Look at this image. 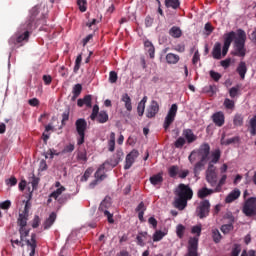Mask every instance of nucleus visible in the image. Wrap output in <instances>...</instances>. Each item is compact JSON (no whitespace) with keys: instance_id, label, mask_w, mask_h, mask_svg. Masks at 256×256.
Listing matches in <instances>:
<instances>
[{"instance_id":"1","label":"nucleus","mask_w":256,"mask_h":256,"mask_svg":"<svg viewBox=\"0 0 256 256\" xmlns=\"http://www.w3.org/2000/svg\"><path fill=\"white\" fill-rule=\"evenodd\" d=\"M37 15H39V8L37 6L30 10V16L27 21L20 26V31L16 32L9 40L8 43L11 49H19L23 47L27 41H29V31L37 29L39 20H37Z\"/></svg>"},{"instance_id":"2","label":"nucleus","mask_w":256,"mask_h":256,"mask_svg":"<svg viewBox=\"0 0 256 256\" xmlns=\"http://www.w3.org/2000/svg\"><path fill=\"white\" fill-rule=\"evenodd\" d=\"M233 41L234 51L231 52V55L234 57H242V59L245 58V55H247V48H245L247 33H245V30L238 29L236 32L230 31L224 34V45L231 47Z\"/></svg>"},{"instance_id":"3","label":"nucleus","mask_w":256,"mask_h":256,"mask_svg":"<svg viewBox=\"0 0 256 256\" xmlns=\"http://www.w3.org/2000/svg\"><path fill=\"white\" fill-rule=\"evenodd\" d=\"M209 155H211V146L209 143H203L198 150H193L188 156V161L193 165L197 161V157H199V161L194 165V174L199 175L203 169H205V165H207V161H209Z\"/></svg>"},{"instance_id":"4","label":"nucleus","mask_w":256,"mask_h":256,"mask_svg":"<svg viewBox=\"0 0 256 256\" xmlns=\"http://www.w3.org/2000/svg\"><path fill=\"white\" fill-rule=\"evenodd\" d=\"M176 197L174 198L173 206L179 211H183L187 207V201L193 199V189L187 184H179L175 190Z\"/></svg>"},{"instance_id":"5","label":"nucleus","mask_w":256,"mask_h":256,"mask_svg":"<svg viewBox=\"0 0 256 256\" xmlns=\"http://www.w3.org/2000/svg\"><path fill=\"white\" fill-rule=\"evenodd\" d=\"M19 233H20V239L21 241H24L30 249L29 256H35V251L37 249V234L32 233L31 234V239H27L29 237V233L31 232V229L29 228H19Z\"/></svg>"},{"instance_id":"6","label":"nucleus","mask_w":256,"mask_h":256,"mask_svg":"<svg viewBox=\"0 0 256 256\" xmlns=\"http://www.w3.org/2000/svg\"><path fill=\"white\" fill-rule=\"evenodd\" d=\"M211 213V202L209 200H202L196 207V215L199 219H206Z\"/></svg>"},{"instance_id":"7","label":"nucleus","mask_w":256,"mask_h":256,"mask_svg":"<svg viewBox=\"0 0 256 256\" xmlns=\"http://www.w3.org/2000/svg\"><path fill=\"white\" fill-rule=\"evenodd\" d=\"M246 217H255L256 215V197L248 198L242 209Z\"/></svg>"},{"instance_id":"8","label":"nucleus","mask_w":256,"mask_h":256,"mask_svg":"<svg viewBox=\"0 0 256 256\" xmlns=\"http://www.w3.org/2000/svg\"><path fill=\"white\" fill-rule=\"evenodd\" d=\"M179 107L177 106V104H172L166 117L164 120V129L165 131H167V129H169V127H171L172 123L175 121V117H177V111H178Z\"/></svg>"},{"instance_id":"9","label":"nucleus","mask_w":256,"mask_h":256,"mask_svg":"<svg viewBox=\"0 0 256 256\" xmlns=\"http://www.w3.org/2000/svg\"><path fill=\"white\" fill-rule=\"evenodd\" d=\"M111 207V198H105L99 206L100 213H103L105 217H107L108 222L115 223V220H113V214L109 212V208Z\"/></svg>"},{"instance_id":"10","label":"nucleus","mask_w":256,"mask_h":256,"mask_svg":"<svg viewBox=\"0 0 256 256\" xmlns=\"http://www.w3.org/2000/svg\"><path fill=\"white\" fill-rule=\"evenodd\" d=\"M206 181L211 185V187H215V185H217V167L213 164H208V168L206 170Z\"/></svg>"},{"instance_id":"11","label":"nucleus","mask_w":256,"mask_h":256,"mask_svg":"<svg viewBox=\"0 0 256 256\" xmlns=\"http://www.w3.org/2000/svg\"><path fill=\"white\" fill-rule=\"evenodd\" d=\"M199 247V239L197 238H190L188 241V252L185 256H199V252L197 249Z\"/></svg>"},{"instance_id":"12","label":"nucleus","mask_w":256,"mask_h":256,"mask_svg":"<svg viewBox=\"0 0 256 256\" xmlns=\"http://www.w3.org/2000/svg\"><path fill=\"white\" fill-rule=\"evenodd\" d=\"M137 157H139V151H137L136 149L132 150L129 154H127L124 169H131Z\"/></svg>"},{"instance_id":"13","label":"nucleus","mask_w":256,"mask_h":256,"mask_svg":"<svg viewBox=\"0 0 256 256\" xmlns=\"http://www.w3.org/2000/svg\"><path fill=\"white\" fill-rule=\"evenodd\" d=\"M158 113H159V103L153 100L149 105V107L147 108L146 117L148 119H153V117H155V115H157Z\"/></svg>"},{"instance_id":"14","label":"nucleus","mask_w":256,"mask_h":256,"mask_svg":"<svg viewBox=\"0 0 256 256\" xmlns=\"http://www.w3.org/2000/svg\"><path fill=\"white\" fill-rule=\"evenodd\" d=\"M216 127H223L225 125V114L222 111L215 112L211 117Z\"/></svg>"},{"instance_id":"15","label":"nucleus","mask_w":256,"mask_h":256,"mask_svg":"<svg viewBox=\"0 0 256 256\" xmlns=\"http://www.w3.org/2000/svg\"><path fill=\"white\" fill-rule=\"evenodd\" d=\"M78 107H83V105H86L88 109H91L93 107V96L86 95L83 98H80L77 100Z\"/></svg>"},{"instance_id":"16","label":"nucleus","mask_w":256,"mask_h":256,"mask_svg":"<svg viewBox=\"0 0 256 256\" xmlns=\"http://www.w3.org/2000/svg\"><path fill=\"white\" fill-rule=\"evenodd\" d=\"M182 135L189 145H191V143H195V141L197 140V135L193 133L192 129H184Z\"/></svg>"},{"instance_id":"17","label":"nucleus","mask_w":256,"mask_h":256,"mask_svg":"<svg viewBox=\"0 0 256 256\" xmlns=\"http://www.w3.org/2000/svg\"><path fill=\"white\" fill-rule=\"evenodd\" d=\"M77 133H85L87 131V120L84 118H79L75 122Z\"/></svg>"},{"instance_id":"18","label":"nucleus","mask_w":256,"mask_h":256,"mask_svg":"<svg viewBox=\"0 0 256 256\" xmlns=\"http://www.w3.org/2000/svg\"><path fill=\"white\" fill-rule=\"evenodd\" d=\"M236 73H238L239 77L243 80L245 79V75H247V63L245 61H240L237 68Z\"/></svg>"},{"instance_id":"19","label":"nucleus","mask_w":256,"mask_h":256,"mask_svg":"<svg viewBox=\"0 0 256 256\" xmlns=\"http://www.w3.org/2000/svg\"><path fill=\"white\" fill-rule=\"evenodd\" d=\"M27 221H29V214H19L17 219V225L19 229H25L27 228Z\"/></svg>"},{"instance_id":"20","label":"nucleus","mask_w":256,"mask_h":256,"mask_svg":"<svg viewBox=\"0 0 256 256\" xmlns=\"http://www.w3.org/2000/svg\"><path fill=\"white\" fill-rule=\"evenodd\" d=\"M121 101L122 103H124L125 109L126 111H133V104L131 103V97L129 96V94L124 93L121 96Z\"/></svg>"},{"instance_id":"21","label":"nucleus","mask_w":256,"mask_h":256,"mask_svg":"<svg viewBox=\"0 0 256 256\" xmlns=\"http://www.w3.org/2000/svg\"><path fill=\"white\" fill-rule=\"evenodd\" d=\"M94 177L100 181H105V179H107V174H105V163L100 165V167L95 172Z\"/></svg>"},{"instance_id":"22","label":"nucleus","mask_w":256,"mask_h":256,"mask_svg":"<svg viewBox=\"0 0 256 256\" xmlns=\"http://www.w3.org/2000/svg\"><path fill=\"white\" fill-rule=\"evenodd\" d=\"M150 183L154 187H157V185H163V173H158L150 177Z\"/></svg>"},{"instance_id":"23","label":"nucleus","mask_w":256,"mask_h":256,"mask_svg":"<svg viewBox=\"0 0 256 256\" xmlns=\"http://www.w3.org/2000/svg\"><path fill=\"white\" fill-rule=\"evenodd\" d=\"M239 197H241V191L239 189H235L229 193L225 201L226 203H233V201H236V199H239Z\"/></svg>"},{"instance_id":"24","label":"nucleus","mask_w":256,"mask_h":256,"mask_svg":"<svg viewBox=\"0 0 256 256\" xmlns=\"http://www.w3.org/2000/svg\"><path fill=\"white\" fill-rule=\"evenodd\" d=\"M144 47L150 57V59H155V46H153V43L149 40L144 42Z\"/></svg>"},{"instance_id":"25","label":"nucleus","mask_w":256,"mask_h":256,"mask_svg":"<svg viewBox=\"0 0 256 256\" xmlns=\"http://www.w3.org/2000/svg\"><path fill=\"white\" fill-rule=\"evenodd\" d=\"M168 33L170 37H173V39H179L183 35V31L179 26H173Z\"/></svg>"},{"instance_id":"26","label":"nucleus","mask_w":256,"mask_h":256,"mask_svg":"<svg viewBox=\"0 0 256 256\" xmlns=\"http://www.w3.org/2000/svg\"><path fill=\"white\" fill-rule=\"evenodd\" d=\"M211 160L208 163V165H215L217 163H219V160L221 159V150L220 149H216L211 153Z\"/></svg>"},{"instance_id":"27","label":"nucleus","mask_w":256,"mask_h":256,"mask_svg":"<svg viewBox=\"0 0 256 256\" xmlns=\"http://www.w3.org/2000/svg\"><path fill=\"white\" fill-rule=\"evenodd\" d=\"M180 59L181 58L177 54L168 53L166 55V63H168V65H177V63H179Z\"/></svg>"},{"instance_id":"28","label":"nucleus","mask_w":256,"mask_h":256,"mask_svg":"<svg viewBox=\"0 0 256 256\" xmlns=\"http://www.w3.org/2000/svg\"><path fill=\"white\" fill-rule=\"evenodd\" d=\"M147 237H149V234H147V232H139L136 237L137 245H139V247H145Z\"/></svg>"},{"instance_id":"29","label":"nucleus","mask_w":256,"mask_h":256,"mask_svg":"<svg viewBox=\"0 0 256 256\" xmlns=\"http://www.w3.org/2000/svg\"><path fill=\"white\" fill-rule=\"evenodd\" d=\"M213 193H215V190L203 187L198 191L197 195L199 199H205V197H209V195H213Z\"/></svg>"},{"instance_id":"30","label":"nucleus","mask_w":256,"mask_h":256,"mask_svg":"<svg viewBox=\"0 0 256 256\" xmlns=\"http://www.w3.org/2000/svg\"><path fill=\"white\" fill-rule=\"evenodd\" d=\"M239 141H241V138H239V136H235L225 140V134H222L220 143L221 145H232V143H239Z\"/></svg>"},{"instance_id":"31","label":"nucleus","mask_w":256,"mask_h":256,"mask_svg":"<svg viewBox=\"0 0 256 256\" xmlns=\"http://www.w3.org/2000/svg\"><path fill=\"white\" fill-rule=\"evenodd\" d=\"M57 219V214L55 212H52L49 217L44 222V229H49L55 223V220Z\"/></svg>"},{"instance_id":"32","label":"nucleus","mask_w":256,"mask_h":256,"mask_svg":"<svg viewBox=\"0 0 256 256\" xmlns=\"http://www.w3.org/2000/svg\"><path fill=\"white\" fill-rule=\"evenodd\" d=\"M82 91H83V85L81 84L74 85L72 88V94H73L72 101H75L79 97V95H81Z\"/></svg>"},{"instance_id":"33","label":"nucleus","mask_w":256,"mask_h":256,"mask_svg":"<svg viewBox=\"0 0 256 256\" xmlns=\"http://www.w3.org/2000/svg\"><path fill=\"white\" fill-rule=\"evenodd\" d=\"M165 7L167 9H179L181 2L179 0H165Z\"/></svg>"},{"instance_id":"34","label":"nucleus","mask_w":256,"mask_h":256,"mask_svg":"<svg viewBox=\"0 0 256 256\" xmlns=\"http://www.w3.org/2000/svg\"><path fill=\"white\" fill-rule=\"evenodd\" d=\"M212 57L214 59H221V43L220 42L215 43L212 50Z\"/></svg>"},{"instance_id":"35","label":"nucleus","mask_w":256,"mask_h":256,"mask_svg":"<svg viewBox=\"0 0 256 256\" xmlns=\"http://www.w3.org/2000/svg\"><path fill=\"white\" fill-rule=\"evenodd\" d=\"M96 121L102 124L107 123V121H109V114H107V111H100L96 117Z\"/></svg>"},{"instance_id":"36","label":"nucleus","mask_w":256,"mask_h":256,"mask_svg":"<svg viewBox=\"0 0 256 256\" xmlns=\"http://www.w3.org/2000/svg\"><path fill=\"white\" fill-rule=\"evenodd\" d=\"M108 151H110V153L115 151V132L110 133V139L108 140Z\"/></svg>"},{"instance_id":"37","label":"nucleus","mask_w":256,"mask_h":256,"mask_svg":"<svg viewBox=\"0 0 256 256\" xmlns=\"http://www.w3.org/2000/svg\"><path fill=\"white\" fill-rule=\"evenodd\" d=\"M65 190V187L61 186L49 195L50 199H55L57 201V199H59L60 195H62Z\"/></svg>"},{"instance_id":"38","label":"nucleus","mask_w":256,"mask_h":256,"mask_svg":"<svg viewBox=\"0 0 256 256\" xmlns=\"http://www.w3.org/2000/svg\"><path fill=\"white\" fill-rule=\"evenodd\" d=\"M168 175L172 179H175V177H177V175H179V166H177V165L170 166L168 169Z\"/></svg>"},{"instance_id":"39","label":"nucleus","mask_w":256,"mask_h":256,"mask_svg":"<svg viewBox=\"0 0 256 256\" xmlns=\"http://www.w3.org/2000/svg\"><path fill=\"white\" fill-rule=\"evenodd\" d=\"M223 237L221 236V232H219V229L213 228L212 229V239L214 243H221V239Z\"/></svg>"},{"instance_id":"40","label":"nucleus","mask_w":256,"mask_h":256,"mask_svg":"<svg viewBox=\"0 0 256 256\" xmlns=\"http://www.w3.org/2000/svg\"><path fill=\"white\" fill-rule=\"evenodd\" d=\"M185 143H187V140L184 137H179L175 142H174V147L176 149H183L185 146Z\"/></svg>"},{"instance_id":"41","label":"nucleus","mask_w":256,"mask_h":256,"mask_svg":"<svg viewBox=\"0 0 256 256\" xmlns=\"http://www.w3.org/2000/svg\"><path fill=\"white\" fill-rule=\"evenodd\" d=\"M239 89H241V86H239V85H236V86L230 88L229 95H230L231 99H235V97H237V95H239Z\"/></svg>"},{"instance_id":"42","label":"nucleus","mask_w":256,"mask_h":256,"mask_svg":"<svg viewBox=\"0 0 256 256\" xmlns=\"http://www.w3.org/2000/svg\"><path fill=\"white\" fill-rule=\"evenodd\" d=\"M77 161H80L81 163H85L86 161H88L87 151H79L77 154Z\"/></svg>"},{"instance_id":"43","label":"nucleus","mask_w":256,"mask_h":256,"mask_svg":"<svg viewBox=\"0 0 256 256\" xmlns=\"http://www.w3.org/2000/svg\"><path fill=\"white\" fill-rule=\"evenodd\" d=\"M176 234H177V237L179 239H183L184 235H185V226H183L182 224H179L177 227H176Z\"/></svg>"},{"instance_id":"44","label":"nucleus","mask_w":256,"mask_h":256,"mask_svg":"<svg viewBox=\"0 0 256 256\" xmlns=\"http://www.w3.org/2000/svg\"><path fill=\"white\" fill-rule=\"evenodd\" d=\"M250 133L251 135L255 136L256 135V115L250 119Z\"/></svg>"},{"instance_id":"45","label":"nucleus","mask_w":256,"mask_h":256,"mask_svg":"<svg viewBox=\"0 0 256 256\" xmlns=\"http://www.w3.org/2000/svg\"><path fill=\"white\" fill-rule=\"evenodd\" d=\"M224 107L226 109H230L231 111H233V109H235V101L229 99V98H226L224 100Z\"/></svg>"},{"instance_id":"46","label":"nucleus","mask_w":256,"mask_h":256,"mask_svg":"<svg viewBox=\"0 0 256 256\" xmlns=\"http://www.w3.org/2000/svg\"><path fill=\"white\" fill-rule=\"evenodd\" d=\"M77 5L81 13H85V11H87V0H77Z\"/></svg>"},{"instance_id":"47","label":"nucleus","mask_w":256,"mask_h":256,"mask_svg":"<svg viewBox=\"0 0 256 256\" xmlns=\"http://www.w3.org/2000/svg\"><path fill=\"white\" fill-rule=\"evenodd\" d=\"M49 155H50V159H53L55 155L59 156V152H57V150L55 149H49L47 152L44 153L45 159H49Z\"/></svg>"},{"instance_id":"48","label":"nucleus","mask_w":256,"mask_h":256,"mask_svg":"<svg viewBox=\"0 0 256 256\" xmlns=\"http://www.w3.org/2000/svg\"><path fill=\"white\" fill-rule=\"evenodd\" d=\"M234 125H236L237 127H241V125H243V116L241 114H236L234 116V120H233Z\"/></svg>"},{"instance_id":"49","label":"nucleus","mask_w":256,"mask_h":256,"mask_svg":"<svg viewBox=\"0 0 256 256\" xmlns=\"http://www.w3.org/2000/svg\"><path fill=\"white\" fill-rule=\"evenodd\" d=\"M99 113H100L99 112V105L96 104V105L93 106L92 113L90 115V119L92 121H95L97 119V116H98Z\"/></svg>"},{"instance_id":"50","label":"nucleus","mask_w":256,"mask_h":256,"mask_svg":"<svg viewBox=\"0 0 256 256\" xmlns=\"http://www.w3.org/2000/svg\"><path fill=\"white\" fill-rule=\"evenodd\" d=\"M81 61H83V57L79 54L75 60L74 73H77L81 69Z\"/></svg>"},{"instance_id":"51","label":"nucleus","mask_w":256,"mask_h":256,"mask_svg":"<svg viewBox=\"0 0 256 256\" xmlns=\"http://www.w3.org/2000/svg\"><path fill=\"white\" fill-rule=\"evenodd\" d=\"M220 229L224 235H227V233L233 231V224H224Z\"/></svg>"},{"instance_id":"52","label":"nucleus","mask_w":256,"mask_h":256,"mask_svg":"<svg viewBox=\"0 0 256 256\" xmlns=\"http://www.w3.org/2000/svg\"><path fill=\"white\" fill-rule=\"evenodd\" d=\"M240 253H241V245L234 244V247L232 248L231 256H239Z\"/></svg>"},{"instance_id":"53","label":"nucleus","mask_w":256,"mask_h":256,"mask_svg":"<svg viewBox=\"0 0 256 256\" xmlns=\"http://www.w3.org/2000/svg\"><path fill=\"white\" fill-rule=\"evenodd\" d=\"M67 121H69V110H66L62 113V121H61L62 127H65V125L67 124Z\"/></svg>"},{"instance_id":"54","label":"nucleus","mask_w":256,"mask_h":256,"mask_svg":"<svg viewBox=\"0 0 256 256\" xmlns=\"http://www.w3.org/2000/svg\"><path fill=\"white\" fill-rule=\"evenodd\" d=\"M93 173V168H88L85 172L84 175L81 178V181H88L89 177H91Z\"/></svg>"},{"instance_id":"55","label":"nucleus","mask_w":256,"mask_h":256,"mask_svg":"<svg viewBox=\"0 0 256 256\" xmlns=\"http://www.w3.org/2000/svg\"><path fill=\"white\" fill-rule=\"evenodd\" d=\"M137 111L139 117H143V113H145V103L139 102L137 106Z\"/></svg>"},{"instance_id":"56","label":"nucleus","mask_w":256,"mask_h":256,"mask_svg":"<svg viewBox=\"0 0 256 256\" xmlns=\"http://www.w3.org/2000/svg\"><path fill=\"white\" fill-rule=\"evenodd\" d=\"M117 79H119L117 72L111 71L109 73V83H117Z\"/></svg>"},{"instance_id":"57","label":"nucleus","mask_w":256,"mask_h":256,"mask_svg":"<svg viewBox=\"0 0 256 256\" xmlns=\"http://www.w3.org/2000/svg\"><path fill=\"white\" fill-rule=\"evenodd\" d=\"M210 77L217 83L221 79V74L212 70L210 71Z\"/></svg>"},{"instance_id":"58","label":"nucleus","mask_w":256,"mask_h":256,"mask_svg":"<svg viewBox=\"0 0 256 256\" xmlns=\"http://www.w3.org/2000/svg\"><path fill=\"white\" fill-rule=\"evenodd\" d=\"M225 181H227V175L224 174L222 175L221 179L218 182V185L215 189L216 192L219 191L220 187H223V184L225 183Z\"/></svg>"},{"instance_id":"59","label":"nucleus","mask_w":256,"mask_h":256,"mask_svg":"<svg viewBox=\"0 0 256 256\" xmlns=\"http://www.w3.org/2000/svg\"><path fill=\"white\" fill-rule=\"evenodd\" d=\"M163 237H164L163 232L157 231L153 235V241H155V242L161 241V239H163Z\"/></svg>"},{"instance_id":"60","label":"nucleus","mask_w":256,"mask_h":256,"mask_svg":"<svg viewBox=\"0 0 256 256\" xmlns=\"http://www.w3.org/2000/svg\"><path fill=\"white\" fill-rule=\"evenodd\" d=\"M191 233L196 234L198 237L201 236V225H196L192 227Z\"/></svg>"},{"instance_id":"61","label":"nucleus","mask_w":256,"mask_h":256,"mask_svg":"<svg viewBox=\"0 0 256 256\" xmlns=\"http://www.w3.org/2000/svg\"><path fill=\"white\" fill-rule=\"evenodd\" d=\"M41 223V218H39V216H34L33 222H32V227L33 229H37V227H39Z\"/></svg>"},{"instance_id":"62","label":"nucleus","mask_w":256,"mask_h":256,"mask_svg":"<svg viewBox=\"0 0 256 256\" xmlns=\"http://www.w3.org/2000/svg\"><path fill=\"white\" fill-rule=\"evenodd\" d=\"M6 183L10 186V187H15V185H17V178H15V176L10 177L8 180H6Z\"/></svg>"},{"instance_id":"63","label":"nucleus","mask_w":256,"mask_h":256,"mask_svg":"<svg viewBox=\"0 0 256 256\" xmlns=\"http://www.w3.org/2000/svg\"><path fill=\"white\" fill-rule=\"evenodd\" d=\"M77 145H83L85 143V133H78Z\"/></svg>"},{"instance_id":"64","label":"nucleus","mask_w":256,"mask_h":256,"mask_svg":"<svg viewBox=\"0 0 256 256\" xmlns=\"http://www.w3.org/2000/svg\"><path fill=\"white\" fill-rule=\"evenodd\" d=\"M11 207V201L6 200L0 203V209H9Z\"/></svg>"}]
</instances>
